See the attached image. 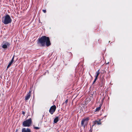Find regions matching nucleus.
Listing matches in <instances>:
<instances>
[{
	"label": "nucleus",
	"instance_id": "nucleus-1",
	"mask_svg": "<svg viewBox=\"0 0 132 132\" xmlns=\"http://www.w3.org/2000/svg\"><path fill=\"white\" fill-rule=\"evenodd\" d=\"M37 43L41 46H44L45 44L47 46H48L51 44L49 37L45 36L39 38L37 40Z\"/></svg>",
	"mask_w": 132,
	"mask_h": 132
},
{
	"label": "nucleus",
	"instance_id": "nucleus-2",
	"mask_svg": "<svg viewBox=\"0 0 132 132\" xmlns=\"http://www.w3.org/2000/svg\"><path fill=\"white\" fill-rule=\"evenodd\" d=\"M2 21L5 24H7L11 22L12 20L10 16L7 14L2 17Z\"/></svg>",
	"mask_w": 132,
	"mask_h": 132
},
{
	"label": "nucleus",
	"instance_id": "nucleus-3",
	"mask_svg": "<svg viewBox=\"0 0 132 132\" xmlns=\"http://www.w3.org/2000/svg\"><path fill=\"white\" fill-rule=\"evenodd\" d=\"M32 121L31 118L24 121L22 125L24 127H29L31 124Z\"/></svg>",
	"mask_w": 132,
	"mask_h": 132
},
{
	"label": "nucleus",
	"instance_id": "nucleus-4",
	"mask_svg": "<svg viewBox=\"0 0 132 132\" xmlns=\"http://www.w3.org/2000/svg\"><path fill=\"white\" fill-rule=\"evenodd\" d=\"M89 120L88 118H87L83 119L81 122V125L85 127L86 125H87L88 121Z\"/></svg>",
	"mask_w": 132,
	"mask_h": 132
},
{
	"label": "nucleus",
	"instance_id": "nucleus-5",
	"mask_svg": "<svg viewBox=\"0 0 132 132\" xmlns=\"http://www.w3.org/2000/svg\"><path fill=\"white\" fill-rule=\"evenodd\" d=\"M1 45L2 48L6 49L9 47L10 44L8 42H3Z\"/></svg>",
	"mask_w": 132,
	"mask_h": 132
},
{
	"label": "nucleus",
	"instance_id": "nucleus-6",
	"mask_svg": "<svg viewBox=\"0 0 132 132\" xmlns=\"http://www.w3.org/2000/svg\"><path fill=\"white\" fill-rule=\"evenodd\" d=\"M56 108V107L55 105H54L51 107L50 109L49 110V111L50 113L52 114H53V113L55 111Z\"/></svg>",
	"mask_w": 132,
	"mask_h": 132
},
{
	"label": "nucleus",
	"instance_id": "nucleus-7",
	"mask_svg": "<svg viewBox=\"0 0 132 132\" xmlns=\"http://www.w3.org/2000/svg\"><path fill=\"white\" fill-rule=\"evenodd\" d=\"M31 91L30 90L28 93L25 97L24 100L26 101L28 100L29 99L31 96Z\"/></svg>",
	"mask_w": 132,
	"mask_h": 132
},
{
	"label": "nucleus",
	"instance_id": "nucleus-8",
	"mask_svg": "<svg viewBox=\"0 0 132 132\" xmlns=\"http://www.w3.org/2000/svg\"><path fill=\"white\" fill-rule=\"evenodd\" d=\"M22 132H31V131L28 128L26 129L25 128H24L22 129Z\"/></svg>",
	"mask_w": 132,
	"mask_h": 132
},
{
	"label": "nucleus",
	"instance_id": "nucleus-9",
	"mask_svg": "<svg viewBox=\"0 0 132 132\" xmlns=\"http://www.w3.org/2000/svg\"><path fill=\"white\" fill-rule=\"evenodd\" d=\"M59 121V117H56L54 119V123H56Z\"/></svg>",
	"mask_w": 132,
	"mask_h": 132
},
{
	"label": "nucleus",
	"instance_id": "nucleus-10",
	"mask_svg": "<svg viewBox=\"0 0 132 132\" xmlns=\"http://www.w3.org/2000/svg\"><path fill=\"white\" fill-rule=\"evenodd\" d=\"M100 69H99L97 72H96V75L95 76V77L98 78V75H99L100 72Z\"/></svg>",
	"mask_w": 132,
	"mask_h": 132
},
{
	"label": "nucleus",
	"instance_id": "nucleus-11",
	"mask_svg": "<svg viewBox=\"0 0 132 132\" xmlns=\"http://www.w3.org/2000/svg\"><path fill=\"white\" fill-rule=\"evenodd\" d=\"M13 62V61H11L9 62V63L7 66V68H9L11 66Z\"/></svg>",
	"mask_w": 132,
	"mask_h": 132
},
{
	"label": "nucleus",
	"instance_id": "nucleus-12",
	"mask_svg": "<svg viewBox=\"0 0 132 132\" xmlns=\"http://www.w3.org/2000/svg\"><path fill=\"white\" fill-rule=\"evenodd\" d=\"M101 105H100V106L98 107L97 108H96V111H99L101 109Z\"/></svg>",
	"mask_w": 132,
	"mask_h": 132
},
{
	"label": "nucleus",
	"instance_id": "nucleus-13",
	"mask_svg": "<svg viewBox=\"0 0 132 132\" xmlns=\"http://www.w3.org/2000/svg\"><path fill=\"white\" fill-rule=\"evenodd\" d=\"M95 123L96 124H97L98 125H100L101 124V123L100 122H99L98 121H95Z\"/></svg>",
	"mask_w": 132,
	"mask_h": 132
},
{
	"label": "nucleus",
	"instance_id": "nucleus-14",
	"mask_svg": "<svg viewBox=\"0 0 132 132\" xmlns=\"http://www.w3.org/2000/svg\"><path fill=\"white\" fill-rule=\"evenodd\" d=\"M97 79V78H96L95 77V79L93 81V84H94L96 82V81Z\"/></svg>",
	"mask_w": 132,
	"mask_h": 132
},
{
	"label": "nucleus",
	"instance_id": "nucleus-15",
	"mask_svg": "<svg viewBox=\"0 0 132 132\" xmlns=\"http://www.w3.org/2000/svg\"><path fill=\"white\" fill-rule=\"evenodd\" d=\"M34 128L36 129L37 130L39 129V128L38 127H35Z\"/></svg>",
	"mask_w": 132,
	"mask_h": 132
},
{
	"label": "nucleus",
	"instance_id": "nucleus-16",
	"mask_svg": "<svg viewBox=\"0 0 132 132\" xmlns=\"http://www.w3.org/2000/svg\"><path fill=\"white\" fill-rule=\"evenodd\" d=\"M14 58V56H13V57L12 58L11 61L13 62Z\"/></svg>",
	"mask_w": 132,
	"mask_h": 132
},
{
	"label": "nucleus",
	"instance_id": "nucleus-17",
	"mask_svg": "<svg viewBox=\"0 0 132 132\" xmlns=\"http://www.w3.org/2000/svg\"><path fill=\"white\" fill-rule=\"evenodd\" d=\"M43 11L44 13H45L46 12V10H43Z\"/></svg>",
	"mask_w": 132,
	"mask_h": 132
},
{
	"label": "nucleus",
	"instance_id": "nucleus-18",
	"mask_svg": "<svg viewBox=\"0 0 132 132\" xmlns=\"http://www.w3.org/2000/svg\"><path fill=\"white\" fill-rule=\"evenodd\" d=\"M68 102V100H66L65 101V102L66 103H67Z\"/></svg>",
	"mask_w": 132,
	"mask_h": 132
},
{
	"label": "nucleus",
	"instance_id": "nucleus-19",
	"mask_svg": "<svg viewBox=\"0 0 132 132\" xmlns=\"http://www.w3.org/2000/svg\"><path fill=\"white\" fill-rule=\"evenodd\" d=\"M22 113L23 114H25V112L24 111H22Z\"/></svg>",
	"mask_w": 132,
	"mask_h": 132
},
{
	"label": "nucleus",
	"instance_id": "nucleus-20",
	"mask_svg": "<svg viewBox=\"0 0 132 132\" xmlns=\"http://www.w3.org/2000/svg\"><path fill=\"white\" fill-rule=\"evenodd\" d=\"M92 129H90V130H89V131H90V132H92Z\"/></svg>",
	"mask_w": 132,
	"mask_h": 132
},
{
	"label": "nucleus",
	"instance_id": "nucleus-21",
	"mask_svg": "<svg viewBox=\"0 0 132 132\" xmlns=\"http://www.w3.org/2000/svg\"><path fill=\"white\" fill-rule=\"evenodd\" d=\"M17 130H16V131H15V132H17Z\"/></svg>",
	"mask_w": 132,
	"mask_h": 132
},
{
	"label": "nucleus",
	"instance_id": "nucleus-22",
	"mask_svg": "<svg viewBox=\"0 0 132 132\" xmlns=\"http://www.w3.org/2000/svg\"><path fill=\"white\" fill-rule=\"evenodd\" d=\"M103 85V83H102V86Z\"/></svg>",
	"mask_w": 132,
	"mask_h": 132
}]
</instances>
